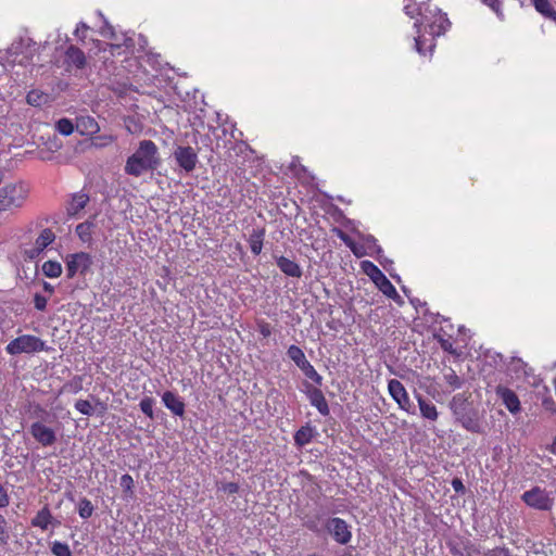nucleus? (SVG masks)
<instances>
[{
	"mask_svg": "<svg viewBox=\"0 0 556 556\" xmlns=\"http://www.w3.org/2000/svg\"><path fill=\"white\" fill-rule=\"evenodd\" d=\"M535 10L551 20H556V11L549 0H532Z\"/></svg>",
	"mask_w": 556,
	"mask_h": 556,
	"instance_id": "7c9ffc66",
	"label": "nucleus"
},
{
	"mask_svg": "<svg viewBox=\"0 0 556 556\" xmlns=\"http://www.w3.org/2000/svg\"><path fill=\"white\" fill-rule=\"evenodd\" d=\"M135 47V42L130 37H124L123 42H110L106 43L102 50L104 52H110L112 55H123L128 54L132 48Z\"/></svg>",
	"mask_w": 556,
	"mask_h": 556,
	"instance_id": "6ab92c4d",
	"label": "nucleus"
},
{
	"mask_svg": "<svg viewBox=\"0 0 556 556\" xmlns=\"http://www.w3.org/2000/svg\"><path fill=\"white\" fill-rule=\"evenodd\" d=\"M10 504V496L8 494L7 489L0 482V509L8 507Z\"/></svg>",
	"mask_w": 556,
	"mask_h": 556,
	"instance_id": "8fccbe9b",
	"label": "nucleus"
},
{
	"mask_svg": "<svg viewBox=\"0 0 556 556\" xmlns=\"http://www.w3.org/2000/svg\"><path fill=\"white\" fill-rule=\"evenodd\" d=\"M443 380L447 387L448 393L460 389L464 384V379H462L453 368H446L443 371Z\"/></svg>",
	"mask_w": 556,
	"mask_h": 556,
	"instance_id": "a878e982",
	"label": "nucleus"
},
{
	"mask_svg": "<svg viewBox=\"0 0 556 556\" xmlns=\"http://www.w3.org/2000/svg\"><path fill=\"white\" fill-rule=\"evenodd\" d=\"M427 8L426 4H422L420 7H415V4H406L404 7V12L406 15H408L412 18H415L416 16H419V12H425V9Z\"/></svg>",
	"mask_w": 556,
	"mask_h": 556,
	"instance_id": "49530a36",
	"label": "nucleus"
},
{
	"mask_svg": "<svg viewBox=\"0 0 556 556\" xmlns=\"http://www.w3.org/2000/svg\"><path fill=\"white\" fill-rule=\"evenodd\" d=\"M548 451L556 455V438L553 440V443L551 444V446L548 447Z\"/></svg>",
	"mask_w": 556,
	"mask_h": 556,
	"instance_id": "bf43d9fd",
	"label": "nucleus"
},
{
	"mask_svg": "<svg viewBox=\"0 0 556 556\" xmlns=\"http://www.w3.org/2000/svg\"><path fill=\"white\" fill-rule=\"evenodd\" d=\"M10 539L7 519L0 514V546L8 543Z\"/></svg>",
	"mask_w": 556,
	"mask_h": 556,
	"instance_id": "c03bdc74",
	"label": "nucleus"
},
{
	"mask_svg": "<svg viewBox=\"0 0 556 556\" xmlns=\"http://www.w3.org/2000/svg\"><path fill=\"white\" fill-rule=\"evenodd\" d=\"M78 514L83 519H88L93 514V506L90 500L84 497L78 503Z\"/></svg>",
	"mask_w": 556,
	"mask_h": 556,
	"instance_id": "58836bf2",
	"label": "nucleus"
},
{
	"mask_svg": "<svg viewBox=\"0 0 556 556\" xmlns=\"http://www.w3.org/2000/svg\"><path fill=\"white\" fill-rule=\"evenodd\" d=\"M75 408L80 414L86 415V416H91L93 414V407H92L91 403L87 400L76 401Z\"/></svg>",
	"mask_w": 556,
	"mask_h": 556,
	"instance_id": "37998d69",
	"label": "nucleus"
},
{
	"mask_svg": "<svg viewBox=\"0 0 556 556\" xmlns=\"http://www.w3.org/2000/svg\"><path fill=\"white\" fill-rule=\"evenodd\" d=\"M481 2L489 7L500 20L504 18V11L502 8V0H481Z\"/></svg>",
	"mask_w": 556,
	"mask_h": 556,
	"instance_id": "79ce46f5",
	"label": "nucleus"
},
{
	"mask_svg": "<svg viewBox=\"0 0 556 556\" xmlns=\"http://www.w3.org/2000/svg\"><path fill=\"white\" fill-rule=\"evenodd\" d=\"M55 240V235L50 228H45L41 230L39 236L35 240L34 251L36 255L41 253L45 249H47L50 244H52Z\"/></svg>",
	"mask_w": 556,
	"mask_h": 556,
	"instance_id": "412c9836",
	"label": "nucleus"
},
{
	"mask_svg": "<svg viewBox=\"0 0 556 556\" xmlns=\"http://www.w3.org/2000/svg\"><path fill=\"white\" fill-rule=\"evenodd\" d=\"M26 101L29 105L41 106L48 101V94L40 90H30L26 96Z\"/></svg>",
	"mask_w": 556,
	"mask_h": 556,
	"instance_id": "c9c22d12",
	"label": "nucleus"
},
{
	"mask_svg": "<svg viewBox=\"0 0 556 556\" xmlns=\"http://www.w3.org/2000/svg\"><path fill=\"white\" fill-rule=\"evenodd\" d=\"M361 268L374 283L383 275L382 270L370 261H363L361 263Z\"/></svg>",
	"mask_w": 556,
	"mask_h": 556,
	"instance_id": "473e14b6",
	"label": "nucleus"
},
{
	"mask_svg": "<svg viewBox=\"0 0 556 556\" xmlns=\"http://www.w3.org/2000/svg\"><path fill=\"white\" fill-rule=\"evenodd\" d=\"M452 486H453V489L456 492H464L465 491V485H464V483L462 482L460 479H457V478L453 479Z\"/></svg>",
	"mask_w": 556,
	"mask_h": 556,
	"instance_id": "864d4df0",
	"label": "nucleus"
},
{
	"mask_svg": "<svg viewBox=\"0 0 556 556\" xmlns=\"http://www.w3.org/2000/svg\"><path fill=\"white\" fill-rule=\"evenodd\" d=\"M125 127L129 134H138L141 131V125L132 117L125 119Z\"/></svg>",
	"mask_w": 556,
	"mask_h": 556,
	"instance_id": "de8ad7c7",
	"label": "nucleus"
},
{
	"mask_svg": "<svg viewBox=\"0 0 556 556\" xmlns=\"http://www.w3.org/2000/svg\"><path fill=\"white\" fill-rule=\"evenodd\" d=\"M14 62H18L21 65L26 66V65L30 64L31 56H27V58H25V60L24 59H21V60L15 59Z\"/></svg>",
	"mask_w": 556,
	"mask_h": 556,
	"instance_id": "6e6d98bb",
	"label": "nucleus"
},
{
	"mask_svg": "<svg viewBox=\"0 0 556 556\" xmlns=\"http://www.w3.org/2000/svg\"><path fill=\"white\" fill-rule=\"evenodd\" d=\"M469 396L466 393L455 394L448 403V407L455 420L467 431L481 433L483 431L478 412L471 407Z\"/></svg>",
	"mask_w": 556,
	"mask_h": 556,
	"instance_id": "7ed1b4c3",
	"label": "nucleus"
},
{
	"mask_svg": "<svg viewBox=\"0 0 556 556\" xmlns=\"http://www.w3.org/2000/svg\"><path fill=\"white\" fill-rule=\"evenodd\" d=\"M77 131L83 136L94 135L99 132L100 126L98 122L91 116H81L77 118Z\"/></svg>",
	"mask_w": 556,
	"mask_h": 556,
	"instance_id": "aec40b11",
	"label": "nucleus"
},
{
	"mask_svg": "<svg viewBox=\"0 0 556 556\" xmlns=\"http://www.w3.org/2000/svg\"><path fill=\"white\" fill-rule=\"evenodd\" d=\"M30 416L37 419L28 428L33 439L42 447L54 445L58 442V430L45 422L46 417L50 416L47 409L40 404H35Z\"/></svg>",
	"mask_w": 556,
	"mask_h": 556,
	"instance_id": "20e7f679",
	"label": "nucleus"
},
{
	"mask_svg": "<svg viewBox=\"0 0 556 556\" xmlns=\"http://www.w3.org/2000/svg\"><path fill=\"white\" fill-rule=\"evenodd\" d=\"M388 390L391 397L399 404V406L402 409L408 412L410 407V401L403 383L397 379H391L388 383Z\"/></svg>",
	"mask_w": 556,
	"mask_h": 556,
	"instance_id": "f8f14e48",
	"label": "nucleus"
},
{
	"mask_svg": "<svg viewBox=\"0 0 556 556\" xmlns=\"http://www.w3.org/2000/svg\"><path fill=\"white\" fill-rule=\"evenodd\" d=\"M377 288L388 298L392 300L400 299V295L395 289V287L392 285V282L387 278V276L383 274L377 281L375 282Z\"/></svg>",
	"mask_w": 556,
	"mask_h": 556,
	"instance_id": "bb28decb",
	"label": "nucleus"
},
{
	"mask_svg": "<svg viewBox=\"0 0 556 556\" xmlns=\"http://www.w3.org/2000/svg\"><path fill=\"white\" fill-rule=\"evenodd\" d=\"M42 273L46 277L58 278L62 274V265L58 261H46L42 264Z\"/></svg>",
	"mask_w": 556,
	"mask_h": 556,
	"instance_id": "2f4dec72",
	"label": "nucleus"
},
{
	"mask_svg": "<svg viewBox=\"0 0 556 556\" xmlns=\"http://www.w3.org/2000/svg\"><path fill=\"white\" fill-rule=\"evenodd\" d=\"M119 484H121L124 493L126 494V496H132L135 481L129 473H125L121 477Z\"/></svg>",
	"mask_w": 556,
	"mask_h": 556,
	"instance_id": "a19ab883",
	"label": "nucleus"
},
{
	"mask_svg": "<svg viewBox=\"0 0 556 556\" xmlns=\"http://www.w3.org/2000/svg\"><path fill=\"white\" fill-rule=\"evenodd\" d=\"M43 289H45V291L49 292L50 294H52L54 291V288L49 282H46V281L43 282Z\"/></svg>",
	"mask_w": 556,
	"mask_h": 556,
	"instance_id": "13d9d810",
	"label": "nucleus"
},
{
	"mask_svg": "<svg viewBox=\"0 0 556 556\" xmlns=\"http://www.w3.org/2000/svg\"><path fill=\"white\" fill-rule=\"evenodd\" d=\"M97 140H99L100 142L99 143H96L97 146H106V144H110L114 141V137L112 136H103V137H98Z\"/></svg>",
	"mask_w": 556,
	"mask_h": 556,
	"instance_id": "5fc2aeb1",
	"label": "nucleus"
},
{
	"mask_svg": "<svg viewBox=\"0 0 556 556\" xmlns=\"http://www.w3.org/2000/svg\"><path fill=\"white\" fill-rule=\"evenodd\" d=\"M50 549L54 556H74L68 544L61 541H53L50 544Z\"/></svg>",
	"mask_w": 556,
	"mask_h": 556,
	"instance_id": "e433bc0d",
	"label": "nucleus"
},
{
	"mask_svg": "<svg viewBox=\"0 0 556 556\" xmlns=\"http://www.w3.org/2000/svg\"><path fill=\"white\" fill-rule=\"evenodd\" d=\"M257 331L263 338H268L271 334V326L264 319L256 321Z\"/></svg>",
	"mask_w": 556,
	"mask_h": 556,
	"instance_id": "a18cd8bd",
	"label": "nucleus"
},
{
	"mask_svg": "<svg viewBox=\"0 0 556 556\" xmlns=\"http://www.w3.org/2000/svg\"><path fill=\"white\" fill-rule=\"evenodd\" d=\"M65 56L68 63L73 64L77 68H84L86 65V56L83 50L76 46H70L66 49Z\"/></svg>",
	"mask_w": 556,
	"mask_h": 556,
	"instance_id": "393cba45",
	"label": "nucleus"
},
{
	"mask_svg": "<svg viewBox=\"0 0 556 556\" xmlns=\"http://www.w3.org/2000/svg\"><path fill=\"white\" fill-rule=\"evenodd\" d=\"M155 404V400L151 396H144L141 399L139 403V407L141 412L150 419H154L153 406Z\"/></svg>",
	"mask_w": 556,
	"mask_h": 556,
	"instance_id": "4c0bfd02",
	"label": "nucleus"
},
{
	"mask_svg": "<svg viewBox=\"0 0 556 556\" xmlns=\"http://www.w3.org/2000/svg\"><path fill=\"white\" fill-rule=\"evenodd\" d=\"M29 186L24 181L5 184L0 188V214L22 208L28 200Z\"/></svg>",
	"mask_w": 556,
	"mask_h": 556,
	"instance_id": "39448f33",
	"label": "nucleus"
},
{
	"mask_svg": "<svg viewBox=\"0 0 556 556\" xmlns=\"http://www.w3.org/2000/svg\"><path fill=\"white\" fill-rule=\"evenodd\" d=\"M174 157L177 164L187 173L194 170L198 163V154L192 147H177Z\"/></svg>",
	"mask_w": 556,
	"mask_h": 556,
	"instance_id": "9b49d317",
	"label": "nucleus"
},
{
	"mask_svg": "<svg viewBox=\"0 0 556 556\" xmlns=\"http://www.w3.org/2000/svg\"><path fill=\"white\" fill-rule=\"evenodd\" d=\"M299 368L301 369L303 375L314 383V387L323 386L321 375L317 372L315 367L308 361L302 364Z\"/></svg>",
	"mask_w": 556,
	"mask_h": 556,
	"instance_id": "cd10ccee",
	"label": "nucleus"
},
{
	"mask_svg": "<svg viewBox=\"0 0 556 556\" xmlns=\"http://www.w3.org/2000/svg\"><path fill=\"white\" fill-rule=\"evenodd\" d=\"M332 231L358 258L366 256L368 254V249L376 245V239L371 236L365 239V243H357L351 238V236L340 228L334 227Z\"/></svg>",
	"mask_w": 556,
	"mask_h": 556,
	"instance_id": "1a4fd4ad",
	"label": "nucleus"
},
{
	"mask_svg": "<svg viewBox=\"0 0 556 556\" xmlns=\"http://www.w3.org/2000/svg\"><path fill=\"white\" fill-rule=\"evenodd\" d=\"M496 394L510 413L516 414L520 410V401L513 390L498 386L496 388Z\"/></svg>",
	"mask_w": 556,
	"mask_h": 556,
	"instance_id": "dca6fc26",
	"label": "nucleus"
},
{
	"mask_svg": "<svg viewBox=\"0 0 556 556\" xmlns=\"http://www.w3.org/2000/svg\"><path fill=\"white\" fill-rule=\"evenodd\" d=\"M89 201V194L84 190L73 193L66 204L67 215L76 216L87 206Z\"/></svg>",
	"mask_w": 556,
	"mask_h": 556,
	"instance_id": "4468645a",
	"label": "nucleus"
},
{
	"mask_svg": "<svg viewBox=\"0 0 556 556\" xmlns=\"http://www.w3.org/2000/svg\"><path fill=\"white\" fill-rule=\"evenodd\" d=\"M252 554H253L254 556H262V555H261L260 553H257V552H253Z\"/></svg>",
	"mask_w": 556,
	"mask_h": 556,
	"instance_id": "0e129e2a",
	"label": "nucleus"
},
{
	"mask_svg": "<svg viewBox=\"0 0 556 556\" xmlns=\"http://www.w3.org/2000/svg\"><path fill=\"white\" fill-rule=\"evenodd\" d=\"M91 256L89 253L79 252L74 254H68L65 260L66 264V276L67 278H73L75 275L80 271L85 273L89 269L91 265Z\"/></svg>",
	"mask_w": 556,
	"mask_h": 556,
	"instance_id": "9d476101",
	"label": "nucleus"
},
{
	"mask_svg": "<svg viewBox=\"0 0 556 556\" xmlns=\"http://www.w3.org/2000/svg\"><path fill=\"white\" fill-rule=\"evenodd\" d=\"M442 348L445 350V351H451L452 349V343H450L448 341H444L442 343Z\"/></svg>",
	"mask_w": 556,
	"mask_h": 556,
	"instance_id": "052dcab7",
	"label": "nucleus"
},
{
	"mask_svg": "<svg viewBox=\"0 0 556 556\" xmlns=\"http://www.w3.org/2000/svg\"><path fill=\"white\" fill-rule=\"evenodd\" d=\"M307 556H320V555H318V554H309Z\"/></svg>",
	"mask_w": 556,
	"mask_h": 556,
	"instance_id": "69168bd1",
	"label": "nucleus"
},
{
	"mask_svg": "<svg viewBox=\"0 0 556 556\" xmlns=\"http://www.w3.org/2000/svg\"><path fill=\"white\" fill-rule=\"evenodd\" d=\"M160 164L159 150L152 140H142L137 150L128 156L124 170L127 175L139 177L154 170Z\"/></svg>",
	"mask_w": 556,
	"mask_h": 556,
	"instance_id": "f03ea898",
	"label": "nucleus"
},
{
	"mask_svg": "<svg viewBox=\"0 0 556 556\" xmlns=\"http://www.w3.org/2000/svg\"><path fill=\"white\" fill-rule=\"evenodd\" d=\"M523 503L536 510H551L554 505V498L549 495L545 489L538 485L526 491L521 495Z\"/></svg>",
	"mask_w": 556,
	"mask_h": 556,
	"instance_id": "0eeeda50",
	"label": "nucleus"
},
{
	"mask_svg": "<svg viewBox=\"0 0 556 556\" xmlns=\"http://www.w3.org/2000/svg\"><path fill=\"white\" fill-rule=\"evenodd\" d=\"M49 348L42 339L34 334H22L11 340L7 346L5 352L9 355H18L22 353L34 354L39 352H48Z\"/></svg>",
	"mask_w": 556,
	"mask_h": 556,
	"instance_id": "423d86ee",
	"label": "nucleus"
},
{
	"mask_svg": "<svg viewBox=\"0 0 556 556\" xmlns=\"http://www.w3.org/2000/svg\"><path fill=\"white\" fill-rule=\"evenodd\" d=\"M220 131H222V134H223L224 136L227 134L226 128H222V130H220Z\"/></svg>",
	"mask_w": 556,
	"mask_h": 556,
	"instance_id": "e2e57ef3",
	"label": "nucleus"
},
{
	"mask_svg": "<svg viewBox=\"0 0 556 556\" xmlns=\"http://www.w3.org/2000/svg\"><path fill=\"white\" fill-rule=\"evenodd\" d=\"M94 224L91 222H84L76 226V235L84 243H90L92 239V231Z\"/></svg>",
	"mask_w": 556,
	"mask_h": 556,
	"instance_id": "c756f323",
	"label": "nucleus"
},
{
	"mask_svg": "<svg viewBox=\"0 0 556 556\" xmlns=\"http://www.w3.org/2000/svg\"><path fill=\"white\" fill-rule=\"evenodd\" d=\"M299 368L301 369L303 375L314 383V387L323 386L321 375L317 372L315 367L308 361L302 364Z\"/></svg>",
	"mask_w": 556,
	"mask_h": 556,
	"instance_id": "c85d7f7f",
	"label": "nucleus"
},
{
	"mask_svg": "<svg viewBox=\"0 0 556 556\" xmlns=\"http://www.w3.org/2000/svg\"><path fill=\"white\" fill-rule=\"evenodd\" d=\"M47 303H48V299L40 294V293H36L34 295V305H35V308L38 309V311H45L47 308Z\"/></svg>",
	"mask_w": 556,
	"mask_h": 556,
	"instance_id": "09e8293b",
	"label": "nucleus"
},
{
	"mask_svg": "<svg viewBox=\"0 0 556 556\" xmlns=\"http://www.w3.org/2000/svg\"><path fill=\"white\" fill-rule=\"evenodd\" d=\"M305 527H306L308 530H311V531H314V532H316V531H317V526H316V523H315L314 521H307V522L305 523Z\"/></svg>",
	"mask_w": 556,
	"mask_h": 556,
	"instance_id": "4d7b16f0",
	"label": "nucleus"
},
{
	"mask_svg": "<svg viewBox=\"0 0 556 556\" xmlns=\"http://www.w3.org/2000/svg\"><path fill=\"white\" fill-rule=\"evenodd\" d=\"M325 529L338 544L346 545L352 540L351 526L340 517L327 519Z\"/></svg>",
	"mask_w": 556,
	"mask_h": 556,
	"instance_id": "6e6552de",
	"label": "nucleus"
},
{
	"mask_svg": "<svg viewBox=\"0 0 556 556\" xmlns=\"http://www.w3.org/2000/svg\"><path fill=\"white\" fill-rule=\"evenodd\" d=\"M88 29H89L88 25L85 24L84 22H80L76 26L75 35L78 38L84 39L86 37V33L88 31Z\"/></svg>",
	"mask_w": 556,
	"mask_h": 556,
	"instance_id": "3c124183",
	"label": "nucleus"
},
{
	"mask_svg": "<svg viewBox=\"0 0 556 556\" xmlns=\"http://www.w3.org/2000/svg\"><path fill=\"white\" fill-rule=\"evenodd\" d=\"M30 525L34 528H39L40 530L46 531L49 526H59L60 521L54 519L49 506L45 505L40 510L37 511L36 516L31 519Z\"/></svg>",
	"mask_w": 556,
	"mask_h": 556,
	"instance_id": "2eb2a0df",
	"label": "nucleus"
},
{
	"mask_svg": "<svg viewBox=\"0 0 556 556\" xmlns=\"http://www.w3.org/2000/svg\"><path fill=\"white\" fill-rule=\"evenodd\" d=\"M306 396L311 405L314 406L320 415L328 416L330 414V408L323 391L320 390V387H312L306 384Z\"/></svg>",
	"mask_w": 556,
	"mask_h": 556,
	"instance_id": "ddd939ff",
	"label": "nucleus"
},
{
	"mask_svg": "<svg viewBox=\"0 0 556 556\" xmlns=\"http://www.w3.org/2000/svg\"><path fill=\"white\" fill-rule=\"evenodd\" d=\"M264 238H265V229L264 228L253 229V231L250 233L248 242H249L250 250L253 255L257 256L261 254L263 244H264Z\"/></svg>",
	"mask_w": 556,
	"mask_h": 556,
	"instance_id": "5701e85b",
	"label": "nucleus"
},
{
	"mask_svg": "<svg viewBox=\"0 0 556 556\" xmlns=\"http://www.w3.org/2000/svg\"><path fill=\"white\" fill-rule=\"evenodd\" d=\"M276 264L286 276L293 278H300L302 276V268L300 265L286 256L281 255L276 257Z\"/></svg>",
	"mask_w": 556,
	"mask_h": 556,
	"instance_id": "a211bd4d",
	"label": "nucleus"
},
{
	"mask_svg": "<svg viewBox=\"0 0 556 556\" xmlns=\"http://www.w3.org/2000/svg\"><path fill=\"white\" fill-rule=\"evenodd\" d=\"M55 128L63 136H70L74 132L73 122L65 117L56 122Z\"/></svg>",
	"mask_w": 556,
	"mask_h": 556,
	"instance_id": "ea45409f",
	"label": "nucleus"
},
{
	"mask_svg": "<svg viewBox=\"0 0 556 556\" xmlns=\"http://www.w3.org/2000/svg\"><path fill=\"white\" fill-rule=\"evenodd\" d=\"M417 402H418L420 414L425 419H428L431 421H435L438 419L439 413H438L437 406L432 402H430L429 400L425 399L421 395L417 396Z\"/></svg>",
	"mask_w": 556,
	"mask_h": 556,
	"instance_id": "4be33fe9",
	"label": "nucleus"
},
{
	"mask_svg": "<svg viewBox=\"0 0 556 556\" xmlns=\"http://www.w3.org/2000/svg\"><path fill=\"white\" fill-rule=\"evenodd\" d=\"M224 491L228 492L229 494L238 493L239 484L236 482H228L224 485Z\"/></svg>",
	"mask_w": 556,
	"mask_h": 556,
	"instance_id": "603ef678",
	"label": "nucleus"
},
{
	"mask_svg": "<svg viewBox=\"0 0 556 556\" xmlns=\"http://www.w3.org/2000/svg\"><path fill=\"white\" fill-rule=\"evenodd\" d=\"M287 355L298 367L307 361L303 350L294 344L288 348Z\"/></svg>",
	"mask_w": 556,
	"mask_h": 556,
	"instance_id": "f704fd0d",
	"label": "nucleus"
},
{
	"mask_svg": "<svg viewBox=\"0 0 556 556\" xmlns=\"http://www.w3.org/2000/svg\"><path fill=\"white\" fill-rule=\"evenodd\" d=\"M83 382L84 377L83 376H75L70 381H67L61 389V392L63 393H72L77 394L83 390Z\"/></svg>",
	"mask_w": 556,
	"mask_h": 556,
	"instance_id": "72a5a7b5",
	"label": "nucleus"
},
{
	"mask_svg": "<svg viewBox=\"0 0 556 556\" xmlns=\"http://www.w3.org/2000/svg\"><path fill=\"white\" fill-rule=\"evenodd\" d=\"M315 428L311 425L306 424L305 426H302L295 433H294V443L299 447H303L312 442L313 438L315 437Z\"/></svg>",
	"mask_w": 556,
	"mask_h": 556,
	"instance_id": "b1692460",
	"label": "nucleus"
},
{
	"mask_svg": "<svg viewBox=\"0 0 556 556\" xmlns=\"http://www.w3.org/2000/svg\"><path fill=\"white\" fill-rule=\"evenodd\" d=\"M414 26L417 28L415 48L419 54L427 55L433 52L435 38L444 35L451 23L440 9H430L427 5L425 12H419V18L416 20Z\"/></svg>",
	"mask_w": 556,
	"mask_h": 556,
	"instance_id": "f257e3e1",
	"label": "nucleus"
},
{
	"mask_svg": "<svg viewBox=\"0 0 556 556\" xmlns=\"http://www.w3.org/2000/svg\"><path fill=\"white\" fill-rule=\"evenodd\" d=\"M216 138H217L216 150H218L219 148H222V146L219 143V135H216Z\"/></svg>",
	"mask_w": 556,
	"mask_h": 556,
	"instance_id": "680f3d73",
	"label": "nucleus"
},
{
	"mask_svg": "<svg viewBox=\"0 0 556 556\" xmlns=\"http://www.w3.org/2000/svg\"><path fill=\"white\" fill-rule=\"evenodd\" d=\"M162 402L165 407L169 409L175 416H185V402L176 393L172 391H165L162 395Z\"/></svg>",
	"mask_w": 556,
	"mask_h": 556,
	"instance_id": "f3484780",
	"label": "nucleus"
}]
</instances>
